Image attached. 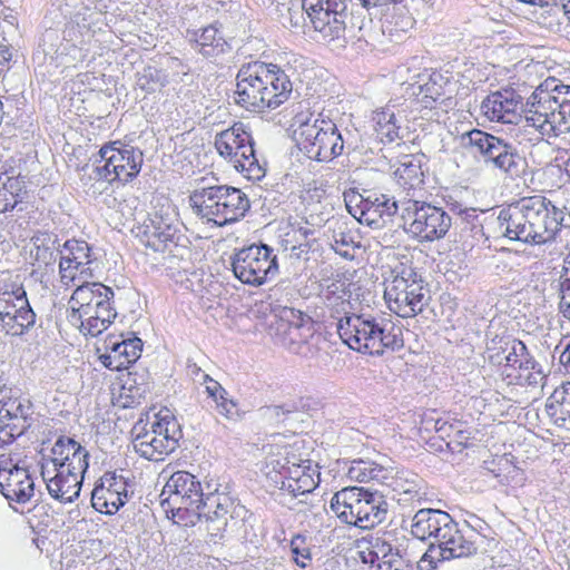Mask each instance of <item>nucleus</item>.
<instances>
[{"mask_svg": "<svg viewBox=\"0 0 570 570\" xmlns=\"http://www.w3.org/2000/svg\"><path fill=\"white\" fill-rule=\"evenodd\" d=\"M523 114L528 126L549 141L570 131V86L546 80L523 104L512 88L489 94L481 102V112L490 121L513 124Z\"/></svg>", "mask_w": 570, "mask_h": 570, "instance_id": "f257e3e1", "label": "nucleus"}, {"mask_svg": "<svg viewBox=\"0 0 570 570\" xmlns=\"http://www.w3.org/2000/svg\"><path fill=\"white\" fill-rule=\"evenodd\" d=\"M161 504L168 503L174 518L186 525H194L205 518L207 531L213 543L224 538L228 524L236 525L244 522L249 511L245 505L226 492L218 489V484L207 483L204 488L198 478L187 471H177L171 474L165 484Z\"/></svg>", "mask_w": 570, "mask_h": 570, "instance_id": "f03ea898", "label": "nucleus"}, {"mask_svg": "<svg viewBox=\"0 0 570 570\" xmlns=\"http://www.w3.org/2000/svg\"><path fill=\"white\" fill-rule=\"evenodd\" d=\"M499 228L510 240L543 245L570 225V214L544 196L522 197L500 210Z\"/></svg>", "mask_w": 570, "mask_h": 570, "instance_id": "7ed1b4c3", "label": "nucleus"}, {"mask_svg": "<svg viewBox=\"0 0 570 570\" xmlns=\"http://www.w3.org/2000/svg\"><path fill=\"white\" fill-rule=\"evenodd\" d=\"M292 92L289 76L277 65L252 61L242 65L237 71L234 99L248 111L276 109L289 99Z\"/></svg>", "mask_w": 570, "mask_h": 570, "instance_id": "20e7f679", "label": "nucleus"}, {"mask_svg": "<svg viewBox=\"0 0 570 570\" xmlns=\"http://www.w3.org/2000/svg\"><path fill=\"white\" fill-rule=\"evenodd\" d=\"M337 333L350 348L370 355H382L385 350L397 351L404 346L399 325L371 314L345 316L337 324Z\"/></svg>", "mask_w": 570, "mask_h": 570, "instance_id": "39448f33", "label": "nucleus"}, {"mask_svg": "<svg viewBox=\"0 0 570 570\" xmlns=\"http://www.w3.org/2000/svg\"><path fill=\"white\" fill-rule=\"evenodd\" d=\"M460 145L488 168L499 171L508 179L518 180L528 174L527 158L515 145L502 137L472 129L460 136Z\"/></svg>", "mask_w": 570, "mask_h": 570, "instance_id": "423d86ee", "label": "nucleus"}, {"mask_svg": "<svg viewBox=\"0 0 570 570\" xmlns=\"http://www.w3.org/2000/svg\"><path fill=\"white\" fill-rule=\"evenodd\" d=\"M114 296L112 288L102 283L91 282L77 286L69 305L71 318L79 323L83 335L97 336L112 323L117 315L111 304Z\"/></svg>", "mask_w": 570, "mask_h": 570, "instance_id": "0eeeda50", "label": "nucleus"}, {"mask_svg": "<svg viewBox=\"0 0 570 570\" xmlns=\"http://www.w3.org/2000/svg\"><path fill=\"white\" fill-rule=\"evenodd\" d=\"M194 213L207 223L225 226L243 218L250 204L239 188L215 185L194 190L189 196Z\"/></svg>", "mask_w": 570, "mask_h": 570, "instance_id": "6e6552de", "label": "nucleus"}, {"mask_svg": "<svg viewBox=\"0 0 570 570\" xmlns=\"http://www.w3.org/2000/svg\"><path fill=\"white\" fill-rule=\"evenodd\" d=\"M351 0H302L311 23L323 40L345 38L346 33L356 37L364 27L365 17L354 12Z\"/></svg>", "mask_w": 570, "mask_h": 570, "instance_id": "1a4fd4ad", "label": "nucleus"}, {"mask_svg": "<svg viewBox=\"0 0 570 570\" xmlns=\"http://www.w3.org/2000/svg\"><path fill=\"white\" fill-rule=\"evenodd\" d=\"M331 510L341 522L361 529H371L387 517L389 504L377 491L346 487L331 499Z\"/></svg>", "mask_w": 570, "mask_h": 570, "instance_id": "9d476101", "label": "nucleus"}, {"mask_svg": "<svg viewBox=\"0 0 570 570\" xmlns=\"http://www.w3.org/2000/svg\"><path fill=\"white\" fill-rule=\"evenodd\" d=\"M293 126L297 146L309 159L330 161L343 153L345 140L332 119L298 114Z\"/></svg>", "mask_w": 570, "mask_h": 570, "instance_id": "9b49d317", "label": "nucleus"}, {"mask_svg": "<svg viewBox=\"0 0 570 570\" xmlns=\"http://www.w3.org/2000/svg\"><path fill=\"white\" fill-rule=\"evenodd\" d=\"M489 361L500 367L504 382L509 385L539 386L546 374L541 364L528 351L522 341L507 338L499 348H489Z\"/></svg>", "mask_w": 570, "mask_h": 570, "instance_id": "f8f14e48", "label": "nucleus"}, {"mask_svg": "<svg viewBox=\"0 0 570 570\" xmlns=\"http://www.w3.org/2000/svg\"><path fill=\"white\" fill-rule=\"evenodd\" d=\"M147 423L137 422L131 431L132 446L136 453L149 461H163L177 448L183 432L175 416L166 410L147 428Z\"/></svg>", "mask_w": 570, "mask_h": 570, "instance_id": "ddd939ff", "label": "nucleus"}, {"mask_svg": "<svg viewBox=\"0 0 570 570\" xmlns=\"http://www.w3.org/2000/svg\"><path fill=\"white\" fill-rule=\"evenodd\" d=\"M413 196L400 199L403 230L420 243L444 238L452 226L451 215L444 208Z\"/></svg>", "mask_w": 570, "mask_h": 570, "instance_id": "4468645a", "label": "nucleus"}, {"mask_svg": "<svg viewBox=\"0 0 570 570\" xmlns=\"http://www.w3.org/2000/svg\"><path fill=\"white\" fill-rule=\"evenodd\" d=\"M392 279L385 282L384 298L391 312L402 318L422 313L430 302V289L413 267L395 269Z\"/></svg>", "mask_w": 570, "mask_h": 570, "instance_id": "2eb2a0df", "label": "nucleus"}, {"mask_svg": "<svg viewBox=\"0 0 570 570\" xmlns=\"http://www.w3.org/2000/svg\"><path fill=\"white\" fill-rule=\"evenodd\" d=\"M215 147L219 155L228 159L247 179L259 180L265 176L264 164L259 163L254 149V139L244 124L236 122L229 129L217 134Z\"/></svg>", "mask_w": 570, "mask_h": 570, "instance_id": "dca6fc26", "label": "nucleus"}, {"mask_svg": "<svg viewBox=\"0 0 570 570\" xmlns=\"http://www.w3.org/2000/svg\"><path fill=\"white\" fill-rule=\"evenodd\" d=\"M230 259L235 277L247 285L261 286L278 274L277 255L266 244L244 247Z\"/></svg>", "mask_w": 570, "mask_h": 570, "instance_id": "f3484780", "label": "nucleus"}, {"mask_svg": "<svg viewBox=\"0 0 570 570\" xmlns=\"http://www.w3.org/2000/svg\"><path fill=\"white\" fill-rule=\"evenodd\" d=\"M98 154L99 164L94 169V178L97 180L128 183L140 173L144 155L138 148L114 141L104 145Z\"/></svg>", "mask_w": 570, "mask_h": 570, "instance_id": "a211bd4d", "label": "nucleus"}, {"mask_svg": "<svg viewBox=\"0 0 570 570\" xmlns=\"http://www.w3.org/2000/svg\"><path fill=\"white\" fill-rule=\"evenodd\" d=\"M346 206L350 213L361 223L370 227L380 228L391 222L400 210V200H395L385 194H371L364 197L360 194L346 196Z\"/></svg>", "mask_w": 570, "mask_h": 570, "instance_id": "6ab92c4d", "label": "nucleus"}, {"mask_svg": "<svg viewBox=\"0 0 570 570\" xmlns=\"http://www.w3.org/2000/svg\"><path fill=\"white\" fill-rule=\"evenodd\" d=\"M453 518L445 511L431 508H421L411 520V534L421 541H431L429 550L423 554L420 563L429 562L430 569L436 568V562L432 553L435 546L442 538L443 529L450 524Z\"/></svg>", "mask_w": 570, "mask_h": 570, "instance_id": "aec40b11", "label": "nucleus"}, {"mask_svg": "<svg viewBox=\"0 0 570 570\" xmlns=\"http://www.w3.org/2000/svg\"><path fill=\"white\" fill-rule=\"evenodd\" d=\"M129 478L120 472H106L91 492V504L100 513L112 515L124 507L129 499Z\"/></svg>", "mask_w": 570, "mask_h": 570, "instance_id": "412c9836", "label": "nucleus"}, {"mask_svg": "<svg viewBox=\"0 0 570 570\" xmlns=\"http://www.w3.org/2000/svg\"><path fill=\"white\" fill-rule=\"evenodd\" d=\"M139 242L154 252H173L179 243L177 226L168 217L155 213L132 228Z\"/></svg>", "mask_w": 570, "mask_h": 570, "instance_id": "4be33fe9", "label": "nucleus"}, {"mask_svg": "<svg viewBox=\"0 0 570 570\" xmlns=\"http://www.w3.org/2000/svg\"><path fill=\"white\" fill-rule=\"evenodd\" d=\"M480 537L471 529L462 530L459 524L451 520L446 529H443L442 538L435 546L439 553V561L451 559L469 558L476 554Z\"/></svg>", "mask_w": 570, "mask_h": 570, "instance_id": "5701e85b", "label": "nucleus"}, {"mask_svg": "<svg viewBox=\"0 0 570 570\" xmlns=\"http://www.w3.org/2000/svg\"><path fill=\"white\" fill-rule=\"evenodd\" d=\"M0 492L16 511L18 508L13 503L24 505L37 501L33 500L35 481L29 470L18 465H0Z\"/></svg>", "mask_w": 570, "mask_h": 570, "instance_id": "b1692460", "label": "nucleus"}, {"mask_svg": "<svg viewBox=\"0 0 570 570\" xmlns=\"http://www.w3.org/2000/svg\"><path fill=\"white\" fill-rule=\"evenodd\" d=\"M75 470H62L42 465L41 475L51 498L62 503L73 502L80 494L83 474Z\"/></svg>", "mask_w": 570, "mask_h": 570, "instance_id": "393cba45", "label": "nucleus"}, {"mask_svg": "<svg viewBox=\"0 0 570 570\" xmlns=\"http://www.w3.org/2000/svg\"><path fill=\"white\" fill-rule=\"evenodd\" d=\"M186 38L191 49L208 60H216L232 51V45L225 39L217 23L194 30L188 29Z\"/></svg>", "mask_w": 570, "mask_h": 570, "instance_id": "a878e982", "label": "nucleus"}, {"mask_svg": "<svg viewBox=\"0 0 570 570\" xmlns=\"http://www.w3.org/2000/svg\"><path fill=\"white\" fill-rule=\"evenodd\" d=\"M142 341L139 337L118 341L109 335L105 341L107 353L99 356L102 365L112 371H121L134 364L141 354Z\"/></svg>", "mask_w": 570, "mask_h": 570, "instance_id": "bb28decb", "label": "nucleus"}, {"mask_svg": "<svg viewBox=\"0 0 570 570\" xmlns=\"http://www.w3.org/2000/svg\"><path fill=\"white\" fill-rule=\"evenodd\" d=\"M51 453L52 468L69 469L76 472H86L88 470V451L71 438L60 436L53 444Z\"/></svg>", "mask_w": 570, "mask_h": 570, "instance_id": "cd10ccee", "label": "nucleus"}, {"mask_svg": "<svg viewBox=\"0 0 570 570\" xmlns=\"http://www.w3.org/2000/svg\"><path fill=\"white\" fill-rule=\"evenodd\" d=\"M372 570H413L412 562L402 543L383 540L376 551H370Z\"/></svg>", "mask_w": 570, "mask_h": 570, "instance_id": "c85d7f7f", "label": "nucleus"}, {"mask_svg": "<svg viewBox=\"0 0 570 570\" xmlns=\"http://www.w3.org/2000/svg\"><path fill=\"white\" fill-rule=\"evenodd\" d=\"M394 491L401 504L420 505L426 499L424 481L414 473L397 475L394 480Z\"/></svg>", "mask_w": 570, "mask_h": 570, "instance_id": "c756f323", "label": "nucleus"}, {"mask_svg": "<svg viewBox=\"0 0 570 570\" xmlns=\"http://www.w3.org/2000/svg\"><path fill=\"white\" fill-rule=\"evenodd\" d=\"M395 179L404 190H415L424 183V174L421 167V159L413 155H406L394 171Z\"/></svg>", "mask_w": 570, "mask_h": 570, "instance_id": "7c9ffc66", "label": "nucleus"}, {"mask_svg": "<svg viewBox=\"0 0 570 570\" xmlns=\"http://www.w3.org/2000/svg\"><path fill=\"white\" fill-rule=\"evenodd\" d=\"M390 471L374 461L354 460L350 463L346 476L354 482L383 483L389 478Z\"/></svg>", "mask_w": 570, "mask_h": 570, "instance_id": "2f4dec72", "label": "nucleus"}, {"mask_svg": "<svg viewBox=\"0 0 570 570\" xmlns=\"http://www.w3.org/2000/svg\"><path fill=\"white\" fill-rule=\"evenodd\" d=\"M35 247L33 257L39 266H50L57 259V252L60 253V244L57 234L38 232L32 238Z\"/></svg>", "mask_w": 570, "mask_h": 570, "instance_id": "473e14b6", "label": "nucleus"}, {"mask_svg": "<svg viewBox=\"0 0 570 570\" xmlns=\"http://www.w3.org/2000/svg\"><path fill=\"white\" fill-rule=\"evenodd\" d=\"M546 412L557 426L570 430V389L554 391L547 400Z\"/></svg>", "mask_w": 570, "mask_h": 570, "instance_id": "72a5a7b5", "label": "nucleus"}, {"mask_svg": "<svg viewBox=\"0 0 570 570\" xmlns=\"http://www.w3.org/2000/svg\"><path fill=\"white\" fill-rule=\"evenodd\" d=\"M0 176V213L13 209L22 202L26 194L24 181L19 177Z\"/></svg>", "mask_w": 570, "mask_h": 570, "instance_id": "f704fd0d", "label": "nucleus"}, {"mask_svg": "<svg viewBox=\"0 0 570 570\" xmlns=\"http://www.w3.org/2000/svg\"><path fill=\"white\" fill-rule=\"evenodd\" d=\"M316 229L307 220L289 223L282 245L284 250L292 246L316 245Z\"/></svg>", "mask_w": 570, "mask_h": 570, "instance_id": "c9c22d12", "label": "nucleus"}, {"mask_svg": "<svg viewBox=\"0 0 570 570\" xmlns=\"http://www.w3.org/2000/svg\"><path fill=\"white\" fill-rule=\"evenodd\" d=\"M94 31L90 28V24L87 22L85 18L81 20H73L66 24L62 31L61 42H65V46L68 47H89L92 38Z\"/></svg>", "mask_w": 570, "mask_h": 570, "instance_id": "e433bc0d", "label": "nucleus"}, {"mask_svg": "<svg viewBox=\"0 0 570 570\" xmlns=\"http://www.w3.org/2000/svg\"><path fill=\"white\" fill-rule=\"evenodd\" d=\"M376 138L383 144H390L399 138L400 127L396 125L395 115L389 109L376 111L372 118Z\"/></svg>", "mask_w": 570, "mask_h": 570, "instance_id": "4c0bfd02", "label": "nucleus"}, {"mask_svg": "<svg viewBox=\"0 0 570 570\" xmlns=\"http://www.w3.org/2000/svg\"><path fill=\"white\" fill-rule=\"evenodd\" d=\"M306 474L297 481H282L281 490H284L292 494L294 498L298 495H305L316 489L320 483V472L317 466H313L311 462L306 463Z\"/></svg>", "mask_w": 570, "mask_h": 570, "instance_id": "58836bf2", "label": "nucleus"}, {"mask_svg": "<svg viewBox=\"0 0 570 570\" xmlns=\"http://www.w3.org/2000/svg\"><path fill=\"white\" fill-rule=\"evenodd\" d=\"M21 315L0 317V331L10 336H22L36 324L33 311L20 312Z\"/></svg>", "mask_w": 570, "mask_h": 570, "instance_id": "ea45409f", "label": "nucleus"}, {"mask_svg": "<svg viewBox=\"0 0 570 570\" xmlns=\"http://www.w3.org/2000/svg\"><path fill=\"white\" fill-rule=\"evenodd\" d=\"M63 258H69L70 262L82 267L92 263L91 248L85 240L68 239L60 250Z\"/></svg>", "mask_w": 570, "mask_h": 570, "instance_id": "a19ab883", "label": "nucleus"}, {"mask_svg": "<svg viewBox=\"0 0 570 570\" xmlns=\"http://www.w3.org/2000/svg\"><path fill=\"white\" fill-rule=\"evenodd\" d=\"M331 246L335 253L344 258L351 259L354 257L356 242L354 235L347 229L346 225L343 224L333 229Z\"/></svg>", "mask_w": 570, "mask_h": 570, "instance_id": "79ce46f5", "label": "nucleus"}, {"mask_svg": "<svg viewBox=\"0 0 570 570\" xmlns=\"http://www.w3.org/2000/svg\"><path fill=\"white\" fill-rule=\"evenodd\" d=\"M167 82V75L155 67L145 68L137 79V86L147 94L161 89Z\"/></svg>", "mask_w": 570, "mask_h": 570, "instance_id": "37998d69", "label": "nucleus"}, {"mask_svg": "<svg viewBox=\"0 0 570 570\" xmlns=\"http://www.w3.org/2000/svg\"><path fill=\"white\" fill-rule=\"evenodd\" d=\"M0 426L3 431V438H6L9 444L13 443L18 438L23 435L35 422L24 420L20 416L7 415L1 417Z\"/></svg>", "mask_w": 570, "mask_h": 570, "instance_id": "c03bdc74", "label": "nucleus"}, {"mask_svg": "<svg viewBox=\"0 0 570 570\" xmlns=\"http://www.w3.org/2000/svg\"><path fill=\"white\" fill-rule=\"evenodd\" d=\"M291 558L301 568H307L312 562V554L304 537L296 535L289 544Z\"/></svg>", "mask_w": 570, "mask_h": 570, "instance_id": "a18cd8bd", "label": "nucleus"}, {"mask_svg": "<svg viewBox=\"0 0 570 570\" xmlns=\"http://www.w3.org/2000/svg\"><path fill=\"white\" fill-rule=\"evenodd\" d=\"M150 391H147L146 387L135 386L131 383H122L119 399L124 407H134L141 403V400L146 397V395Z\"/></svg>", "mask_w": 570, "mask_h": 570, "instance_id": "49530a36", "label": "nucleus"}, {"mask_svg": "<svg viewBox=\"0 0 570 570\" xmlns=\"http://www.w3.org/2000/svg\"><path fill=\"white\" fill-rule=\"evenodd\" d=\"M559 313L570 322V275L562 274L558 281Z\"/></svg>", "mask_w": 570, "mask_h": 570, "instance_id": "de8ad7c7", "label": "nucleus"}, {"mask_svg": "<svg viewBox=\"0 0 570 570\" xmlns=\"http://www.w3.org/2000/svg\"><path fill=\"white\" fill-rule=\"evenodd\" d=\"M89 52V47H68L65 42H60L59 47L55 50L57 57H65L66 65L76 66L78 62H82Z\"/></svg>", "mask_w": 570, "mask_h": 570, "instance_id": "09e8293b", "label": "nucleus"}, {"mask_svg": "<svg viewBox=\"0 0 570 570\" xmlns=\"http://www.w3.org/2000/svg\"><path fill=\"white\" fill-rule=\"evenodd\" d=\"M215 403L218 413L229 420H240L246 413L245 410L240 409L239 403L230 399L228 394L223 395V397Z\"/></svg>", "mask_w": 570, "mask_h": 570, "instance_id": "8fccbe9b", "label": "nucleus"}, {"mask_svg": "<svg viewBox=\"0 0 570 570\" xmlns=\"http://www.w3.org/2000/svg\"><path fill=\"white\" fill-rule=\"evenodd\" d=\"M81 268L77 264L70 262L69 258H63L60 256L59 261V274L60 281L63 285L69 286L76 279V272Z\"/></svg>", "mask_w": 570, "mask_h": 570, "instance_id": "3c124183", "label": "nucleus"}, {"mask_svg": "<svg viewBox=\"0 0 570 570\" xmlns=\"http://www.w3.org/2000/svg\"><path fill=\"white\" fill-rule=\"evenodd\" d=\"M450 210L461 219L462 223L471 225L472 228L481 227L479 216L474 208H462L460 204H451Z\"/></svg>", "mask_w": 570, "mask_h": 570, "instance_id": "603ef678", "label": "nucleus"}, {"mask_svg": "<svg viewBox=\"0 0 570 570\" xmlns=\"http://www.w3.org/2000/svg\"><path fill=\"white\" fill-rule=\"evenodd\" d=\"M311 462L309 460L302 461V463H292L286 466H283V470L281 471V475L283 478L282 481H297L304 474H306L307 468L306 463Z\"/></svg>", "mask_w": 570, "mask_h": 570, "instance_id": "864d4df0", "label": "nucleus"}, {"mask_svg": "<svg viewBox=\"0 0 570 570\" xmlns=\"http://www.w3.org/2000/svg\"><path fill=\"white\" fill-rule=\"evenodd\" d=\"M124 383H131L135 386L146 387L147 391L151 390V382L149 380V374L146 370H142L141 372H128L126 379L124 380Z\"/></svg>", "mask_w": 570, "mask_h": 570, "instance_id": "5fc2aeb1", "label": "nucleus"}, {"mask_svg": "<svg viewBox=\"0 0 570 570\" xmlns=\"http://www.w3.org/2000/svg\"><path fill=\"white\" fill-rule=\"evenodd\" d=\"M202 384H206V393L215 402L219 401L223 397V395H227V391L217 381L213 380L209 375H203Z\"/></svg>", "mask_w": 570, "mask_h": 570, "instance_id": "6e6d98bb", "label": "nucleus"}, {"mask_svg": "<svg viewBox=\"0 0 570 570\" xmlns=\"http://www.w3.org/2000/svg\"><path fill=\"white\" fill-rule=\"evenodd\" d=\"M292 316L295 318L289 322V327L292 330H299L302 327L307 326V331H312V320L306 314L302 313L301 311L295 312L294 309L289 311Z\"/></svg>", "mask_w": 570, "mask_h": 570, "instance_id": "4d7b16f0", "label": "nucleus"}, {"mask_svg": "<svg viewBox=\"0 0 570 570\" xmlns=\"http://www.w3.org/2000/svg\"><path fill=\"white\" fill-rule=\"evenodd\" d=\"M315 246L316 245H303L288 247V256L291 259L295 261H308L309 253L315 250Z\"/></svg>", "mask_w": 570, "mask_h": 570, "instance_id": "13d9d810", "label": "nucleus"}, {"mask_svg": "<svg viewBox=\"0 0 570 570\" xmlns=\"http://www.w3.org/2000/svg\"><path fill=\"white\" fill-rule=\"evenodd\" d=\"M350 306L351 304L348 301L342 299L331 308V317L337 321L336 325L340 323V320H343L345 316L354 315L348 312Z\"/></svg>", "mask_w": 570, "mask_h": 570, "instance_id": "bf43d9fd", "label": "nucleus"}, {"mask_svg": "<svg viewBox=\"0 0 570 570\" xmlns=\"http://www.w3.org/2000/svg\"><path fill=\"white\" fill-rule=\"evenodd\" d=\"M434 77L441 78V75L431 76L432 82H426L421 87V90L424 92L425 97H430L433 100H438L442 95L441 86L436 85Z\"/></svg>", "mask_w": 570, "mask_h": 570, "instance_id": "052dcab7", "label": "nucleus"}, {"mask_svg": "<svg viewBox=\"0 0 570 570\" xmlns=\"http://www.w3.org/2000/svg\"><path fill=\"white\" fill-rule=\"evenodd\" d=\"M18 297H20L17 302V309H14L10 316L13 315H21L20 312H27V311H33L29 304L27 293L23 288V286H19L18 288Z\"/></svg>", "mask_w": 570, "mask_h": 570, "instance_id": "680f3d73", "label": "nucleus"}, {"mask_svg": "<svg viewBox=\"0 0 570 570\" xmlns=\"http://www.w3.org/2000/svg\"><path fill=\"white\" fill-rule=\"evenodd\" d=\"M20 285H12L11 289H0V302L7 305H16L18 297V288Z\"/></svg>", "mask_w": 570, "mask_h": 570, "instance_id": "e2e57ef3", "label": "nucleus"}, {"mask_svg": "<svg viewBox=\"0 0 570 570\" xmlns=\"http://www.w3.org/2000/svg\"><path fill=\"white\" fill-rule=\"evenodd\" d=\"M186 372L187 375L193 379L194 381H199V383L203 382V375H207L205 372L202 371V368L190 358L187 360L186 364Z\"/></svg>", "mask_w": 570, "mask_h": 570, "instance_id": "0e129e2a", "label": "nucleus"}, {"mask_svg": "<svg viewBox=\"0 0 570 570\" xmlns=\"http://www.w3.org/2000/svg\"><path fill=\"white\" fill-rule=\"evenodd\" d=\"M271 415L279 417L281 415L289 414L293 412L292 409H285L283 405H274L268 407Z\"/></svg>", "mask_w": 570, "mask_h": 570, "instance_id": "69168bd1", "label": "nucleus"}, {"mask_svg": "<svg viewBox=\"0 0 570 570\" xmlns=\"http://www.w3.org/2000/svg\"><path fill=\"white\" fill-rule=\"evenodd\" d=\"M58 39H59L58 32H57V30H53V29L46 30V32L42 36V41L45 42V45L48 41H50L52 43L53 41H56Z\"/></svg>", "mask_w": 570, "mask_h": 570, "instance_id": "338daca9", "label": "nucleus"}, {"mask_svg": "<svg viewBox=\"0 0 570 570\" xmlns=\"http://www.w3.org/2000/svg\"><path fill=\"white\" fill-rule=\"evenodd\" d=\"M560 362L570 370V343L568 344L567 348L562 352L560 356Z\"/></svg>", "mask_w": 570, "mask_h": 570, "instance_id": "774afa93", "label": "nucleus"}]
</instances>
